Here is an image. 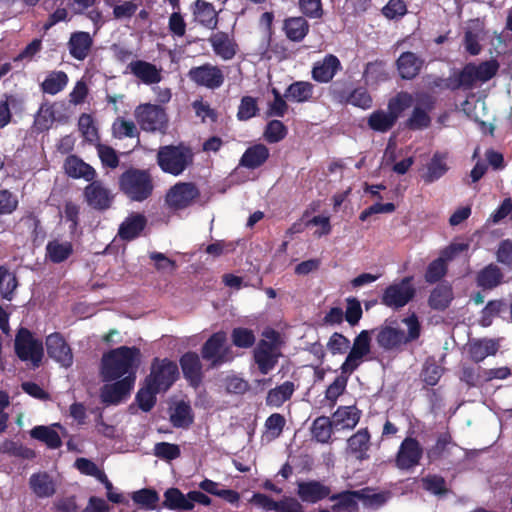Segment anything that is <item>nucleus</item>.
<instances>
[{
	"instance_id": "nucleus-18",
	"label": "nucleus",
	"mask_w": 512,
	"mask_h": 512,
	"mask_svg": "<svg viewBox=\"0 0 512 512\" xmlns=\"http://www.w3.org/2000/svg\"><path fill=\"white\" fill-rule=\"evenodd\" d=\"M91 183L84 189V197L89 206L105 210L111 206L113 194L100 181H90Z\"/></svg>"
},
{
	"instance_id": "nucleus-45",
	"label": "nucleus",
	"mask_w": 512,
	"mask_h": 512,
	"mask_svg": "<svg viewBox=\"0 0 512 512\" xmlns=\"http://www.w3.org/2000/svg\"><path fill=\"white\" fill-rule=\"evenodd\" d=\"M170 419L175 427H188L193 421L191 407L183 401L178 402L170 415Z\"/></svg>"
},
{
	"instance_id": "nucleus-13",
	"label": "nucleus",
	"mask_w": 512,
	"mask_h": 512,
	"mask_svg": "<svg viewBox=\"0 0 512 512\" xmlns=\"http://www.w3.org/2000/svg\"><path fill=\"white\" fill-rule=\"evenodd\" d=\"M191 81L199 86L208 89H217L224 83L223 71L215 65L204 64L198 67L191 68L188 72Z\"/></svg>"
},
{
	"instance_id": "nucleus-24",
	"label": "nucleus",
	"mask_w": 512,
	"mask_h": 512,
	"mask_svg": "<svg viewBox=\"0 0 512 512\" xmlns=\"http://www.w3.org/2000/svg\"><path fill=\"white\" fill-rule=\"evenodd\" d=\"M67 45L70 55L74 59L82 61L89 55L93 39L88 32L78 31L71 34Z\"/></svg>"
},
{
	"instance_id": "nucleus-46",
	"label": "nucleus",
	"mask_w": 512,
	"mask_h": 512,
	"mask_svg": "<svg viewBox=\"0 0 512 512\" xmlns=\"http://www.w3.org/2000/svg\"><path fill=\"white\" fill-rule=\"evenodd\" d=\"M334 424L332 419L321 416L314 420L312 425V434L317 441L326 443L331 437Z\"/></svg>"
},
{
	"instance_id": "nucleus-41",
	"label": "nucleus",
	"mask_w": 512,
	"mask_h": 512,
	"mask_svg": "<svg viewBox=\"0 0 512 512\" xmlns=\"http://www.w3.org/2000/svg\"><path fill=\"white\" fill-rule=\"evenodd\" d=\"M68 83V76L63 71L50 72L45 80L42 82L43 92L55 95L62 91Z\"/></svg>"
},
{
	"instance_id": "nucleus-28",
	"label": "nucleus",
	"mask_w": 512,
	"mask_h": 512,
	"mask_svg": "<svg viewBox=\"0 0 512 512\" xmlns=\"http://www.w3.org/2000/svg\"><path fill=\"white\" fill-rule=\"evenodd\" d=\"M361 412L355 406H341L332 415L334 430L353 429L360 420Z\"/></svg>"
},
{
	"instance_id": "nucleus-25",
	"label": "nucleus",
	"mask_w": 512,
	"mask_h": 512,
	"mask_svg": "<svg viewBox=\"0 0 512 512\" xmlns=\"http://www.w3.org/2000/svg\"><path fill=\"white\" fill-rule=\"evenodd\" d=\"M297 494L302 501L316 503L330 494L329 487L318 481H302L297 484Z\"/></svg>"
},
{
	"instance_id": "nucleus-16",
	"label": "nucleus",
	"mask_w": 512,
	"mask_h": 512,
	"mask_svg": "<svg viewBox=\"0 0 512 512\" xmlns=\"http://www.w3.org/2000/svg\"><path fill=\"white\" fill-rule=\"evenodd\" d=\"M48 355L63 367H70L73 354L69 345L59 333L50 334L46 339Z\"/></svg>"
},
{
	"instance_id": "nucleus-4",
	"label": "nucleus",
	"mask_w": 512,
	"mask_h": 512,
	"mask_svg": "<svg viewBox=\"0 0 512 512\" xmlns=\"http://www.w3.org/2000/svg\"><path fill=\"white\" fill-rule=\"evenodd\" d=\"M120 190L132 201L141 202L153 191L152 179L148 172L129 169L119 178Z\"/></svg>"
},
{
	"instance_id": "nucleus-37",
	"label": "nucleus",
	"mask_w": 512,
	"mask_h": 512,
	"mask_svg": "<svg viewBox=\"0 0 512 512\" xmlns=\"http://www.w3.org/2000/svg\"><path fill=\"white\" fill-rule=\"evenodd\" d=\"M286 36L292 41H301L309 31V24L303 17H291L284 22Z\"/></svg>"
},
{
	"instance_id": "nucleus-48",
	"label": "nucleus",
	"mask_w": 512,
	"mask_h": 512,
	"mask_svg": "<svg viewBox=\"0 0 512 512\" xmlns=\"http://www.w3.org/2000/svg\"><path fill=\"white\" fill-rule=\"evenodd\" d=\"M414 103L415 98L411 94L407 92H400L390 99L388 103V110L396 119H398L401 113L413 106Z\"/></svg>"
},
{
	"instance_id": "nucleus-56",
	"label": "nucleus",
	"mask_w": 512,
	"mask_h": 512,
	"mask_svg": "<svg viewBox=\"0 0 512 512\" xmlns=\"http://www.w3.org/2000/svg\"><path fill=\"white\" fill-rule=\"evenodd\" d=\"M154 455L160 459L171 461L180 456V448L176 444L160 442L154 446Z\"/></svg>"
},
{
	"instance_id": "nucleus-54",
	"label": "nucleus",
	"mask_w": 512,
	"mask_h": 512,
	"mask_svg": "<svg viewBox=\"0 0 512 512\" xmlns=\"http://www.w3.org/2000/svg\"><path fill=\"white\" fill-rule=\"evenodd\" d=\"M287 128L279 120L270 121L264 131V137L269 143H277L285 138Z\"/></svg>"
},
{
	"instance_id": "nucleus-12",
	"label": "nucleus",
	"mask_w": 512,
	"mask_h": 512,
	"mask_svg": "<svg viewBox=\"0 0 512 512\" xmlns=\"http://www.w3.org/2000/svg\"><path fill=\"white\" fill-rule=\"evenodd\" d=\"M434 107L433 98L425 93H419L415 97L413 111L407 120V126L414 130L427 128L431 123L429 116L430 111Z\"/></svg>"
},
{
	"instance_id": "nucleus-15",
	"label": "nucleus",
	"mask_w": 512,
	"mask_h": 512,
	"mask_svg": "<svg viewBox=\"0 0 512 512\" xmlns=\"http://www.w3.org/2000/svg\"><path fill=\"white\" fill-rule=\"evenodd\" d=\"M450 169L447 152H435L421 171V178L431 184L443 177Z\"/></svg>"
},
{
	"instance_id": "nucleus-58",
	"label": "nucleus",
	"mask_w": 512,
	"mask_h": 512,
	"mask_svg": "<svg viewBox=\"0 0 512 512\" xmlns=\"http://www.w3.org/2000/svg\"><path fill=\"white\" fill-rule=\"evenodd\" d=\"M327 348L333 355L344 354L350 348V341L344 335L335 332L330 336Z\"/></svg>"
},
{
	"instance_id": "nucleus-1",
	"label": "nucleus",
	"mask_w": 512,
	"mask_h": 512,
	"mask_svg": "<svg viewBox=\"0 0 512 512\" xmlns=\"http://www.w3.org/2000/svg\"><path fill=\"white\" fill-rule=\"evenodd\" d=\"M141 357L140 349L134 346H121L104 353L100 367L102 380L105 382L117 379L135 381Z\"/></svg>"
},
{
	"instance_id": "nucleus-53",
	"label": "nucleus",
	"mask_w": 512,
	"mask_h": 512,
	"mask_svg": "<svg viewBox=\"0 0 512 512\" xmlns=\"http://www.w3.org/2000/svg\"><path fill=\"white\" fill-rule=\"evenodd\" d=\"M159 392L145 380V385L137 393V401L140 408L143 411L151 410L156 401V394Z\"/></svg>"
},
{
	"instance_id": "nucleus-62",
	"label": "nucleus",
	"mask_w": 512,
	"mask_h": 512,
	"mask_svg": "<svg viewBox=\"0 0 512 512\" xmlns=\"http://www.w3.org/2000/svg\"><path fill=\"white\" fill-rule=\"evenodd\" d=\"M447 270V263L441 258H437L431 262L426 271V281L434 283L443 277Z\"/></svg>"
},
{
	"instance_id": "nucleus-31",
	"label": "nucleus",
	"mask_w": 512,
	"mask_h": 512,
	"mask_svg": "<svg viewBox=\"0 0 512 512\" xmlns=\"http://www.w3.org/2000/svg\"><path fill=\"white\" fill-rule=\"evenodd\" d=\"M348 451L357 459L363 460L368 457L367 452L370 448V434L367 429H360L352 435L348 441Z\"/></svg>"
},
{
	"instance_id": "nucleus-6",
	"label": "nucleus",
	"mask_w": 512,
	"mask_h": 512,
	"mask_svg": "<svg viewBox=\"0 0 512 512\" xmlns=\"http://www.w3.org/2000/svg\"><path fill=\"white\" fill-rule=\"evenodd\" d=\"M371 351V331L362 330L353 340L351 349L340 369L343 374L351 375Z\"/></svg>"
},
{
	"instance_id": "nucleus-43",
	"label": "nucleus",
	"mask_w": 512,
	"mask_h": 512,
	"mask_svg": "<svg viewBox=\"0 0 512 512\" xmlns=\"http://www.w3.org/2000/svg\"><path fill=\"white\" fill-rule=\"evenodd\" d=\"M180 363L184 375L190 379L191 382H197L199 380L201 370V363L198 355L192 352L186 353L182 356Z\"/></svg>"
},
{
	"instance_id": "nucleus-59",
	"label": "nucleus",
	"mask_w": 512,
	"mask_h": 512,
	"mask_svg": "<svg viewBox=\"0 0 512 512\" xmlns=\"http://www.w3.org/2000/svg\"><path fill=\"white\" fill-rule=\"evenodd\" d=\"M232 341L235 346L240 348H249L255 342L254 333L246 328H235L232 331Z\"/></svg>"
},
{
	"instance_id": "nucleus-44",
	"label": "nucleus",
	"mask_w": 512,
	"mask_h": 512,
	"mask_svg": "<svg viewBox=\"0 0 512 512\" xmlns=\"http://www.w3.org/2000/svg\"><path fill=\"white\" fill-rule=\"evenodd\" d=\"M502 279V274L499 268L495 265H488L483 270H481L477 277V283L479 286L491 289L500 284Z\"/></svg>"
},
{
	"instance_id": "nucleus-42",
	"label": "nucleus",
	"mask_w": 512,
	"mask_h": 512,
	"mask_svg": "<svg viewBox=\"0 0 512 512\" xmlns=\"http://www.w3.org/2000/svg\"><path fill=\"white\" fill-rule=\"evenodd\" d=\"M453 299L452 289L448 285L437 286L430 294L429 305L436 310H444Z\"/></svg>"
},
{
	"instance_id": "nucleus-64",
	"label": "nucleus",
	"mask_w": 512,
	"mask_h": 512,
	"mask_svg": "<svg viewBox=\"0 0 512 512\" xmlns=\"http://www.w3.org/2000/svg\"><path fill=\"white\" fill-rule=\"evenodd\" d=\"M347 102L362 109H368L372 105V98L365 89L357 88L351 92Z\"/></svg>"
},
{
	"instance_id": "nucleus-51",
	"label": "nucleus",
	"mask_w": 512,
	"mask_h": 512,
	"mask_svg": "<svg viewBox=\"0 0 512 512\" xmlns=\"http://www.w3.org/2000/svg\"><path fill=\"white\" fill-rule=\"evenodd\" d=\"M348 376L349 375L343 374L341 372V375L337 376L326 389L325 398L330 402L331 406L335 404L339 396L342 395L345 391L348 382Z\"/></svg>"
},
{
	"instance_id": "nucleus-5",
	"label": "nucleus",
	"mask_w": 512,
	"mask_h": 512,
	"mask_svg": "<svg viewBox=\"0 0 512 512\" xmlns=\"http://www.w3.org/2000/svg\"><path fill=\"white\" fill-rule=\"evenodd\" d=\"M192 152L184 146H164L157 154L160 168L174 176L180 175L192 162Z\"/></svg>"
},
{
	"instance_id": "nucleus-27",
	"label": "nucleus",
	"mask_w": 512,
	"mask_h": 512,
	"mask_svg": "<svg viewBox=\"0 0 512 512\" xmlns=\"http://www.w3.org/2000/svg\"><path fill=\"white\" fill-rule=\"evenodd\" d=\"M499 347V339H474L469 343V353L473 361L481 362L486 357L495 355Z\"/></svg>"
},
{
	"instance_id": "nucleus-26",
	"label": "nucleus",
	"mask_w": 512,
	"mask_h": 512,
	"mask_svg": "<svg viewBox=\"0 0 512 512\" xmlns=\"http://www.w3.org/2000/svg\"><path fill=\"white\" fill-rule=\"evenodd\" d=\"M29 487L38 498H49L56 493V482L46 472L32 474L29 478Z\"/></svg>"
},
{
	"instance_id": "nucleus-23",
	"label": "nucleus",
	"mask_w": 512,
	"mask_h": 512,
	"mask_svg": "<svg viewBox=\"0 0 512 512\" xmlns=\"http://www.w3.org/2000/svg\"><path fill=\"white\" fill-rule=\"evenodd\" d=\"M214 53L223 60L232 59L237 50L234 39L225 32L213 33L208 39Z\"/></svg>"
},
{
	"instance_id": "nucleus-8",
	"label": "nucleus",
	"mask_w": 512,
	"mask_h": 512,
	"mask_svg": "<svg viewBox=\"0 0 512 512\" xmlns=\"http://www.w3.org/2000/svg\"><path fill=\"white\" fill-rule=\"evenodd\" d=\"M135 118L140 127L149 132L164 131L167 127V114L163 108L153 104H141L135 109Z\"/></svg>"
},
{
	"instance_id": "nucleus-10",
	"label": "nucleus",
	"mask_w": 512,
	"mask_h": 512,
	"mask_svg": "<svg viewBox=\"0 0 512 512\" xmlns=\"http://www.w3.org/2000/svg\"><path fill=\"white\" fill-rule=\"evenodd\" d=\"M177 375V365L171 361L162 360L153 363L151 373L146 378V381L156 390L163 392L173 384Z\"/></svg>"
},
{
	"instance_id": "nucleus-50",
	"label": "nucleus",
	"mask_w": 512,
	"mask_h": 512,
	"mask_svg": "<svg viewBox=\"0 0 512 512\" xmlns=\"http://www.w3.org/2000/svg\"><path fill=\"white\" fill-rule=\"evenodd\" d=\"M78 126L82 136L87 142L95 145L98 143V129L95 126L93 118L89 114H82L79 117Z\"/></svg>"
},
{
	"instance_id": "nucleus-49",
	"label": "nucleus",
	"mask_w": 512,
	"mask_h": 512,
	"mask_svg": "<svg viewBox=\"0 0 512 512\" xmlns=\"http://www.w3.org/2000/svg\"><path fill=\"white\" fill-rule=\"evenodd\" d=\"M132 500L147 510H154L159 502V495L153 489H140L132 493Z\"/></svg>"
},
{
	"instance_id": "nucleus-9",
	"label": "nucleus",
	"mask_w": 512,
	"mask_h": 512,
	"mask_svg": "<svg viewBox=\"0 0 512 512\" xmlns=\"http://www.w3.org/2000/svg\"><path fill=\"white\" fill-rule=\"evenodd\" d=\"M415 295V289L410 278H404L398 283L388 286L382 297L381 302L387 307L399 309L411 301Z\"/></svg>"
},
{
	"instance_id": "nucleus-21",
	"label": "nucleus",
	"mask_w": 512,
	"mask_h": 512,
	"mask_svg": "<svg viewBox=\"0 0 512 512\" xmlns=\"http://www.w3.org/2000/svg\"><path fill=\"white\" fill-rule=\"evenodd\" d=\"M341 69L339 59L332 55H326L322 60L314 63L312 68V78L319 83L330 82L336 73Z\"/></svg>"
},
{
	"instance_id": "nucleus-30",
	"label": "nucleus",
	"mask_w": 512,
	"mask_h": 512,
	"mask_svg": "<svg viewBox=\"0 0 512 512\" xmlns=\"http://www.w3.org/2000/svg\"><path fill=\"white\" fill-rule=\"evenodd\" d=\"M64 168L66 173L73 178H83L90 182L96 177L95 169L74 155L66 159Z\"/></svg>"
},
{
	"instance_id": "nucleus-60",
	"label": "nucleus",
	"mask_w": 512,
	"mask_h": 512,
	"mask_svg": "<svg viewBox=\"0 0 512 512\" xmlns=\"http://www.w3.org/2000/svg\"><path fill=\"white\" fill-rule=\"evenodd\" d=\"M422 485L425 490L435 495L447 492L445 480L441 476L428 475L422 479Z\"/></svg>"
},
{
	"instance_id": "nucleus-2",
	"label": "nucleus",
	"mask_w": 512,
	"mask_h": 512,
	"mask_svg": "<svg viewBox=\"0 0 512 512\" xmlns=\"http://www.w3.org/2000/svg\"><path fill=\"white\" fill-rule=\"evenodd\" d=\"M408 328V333L390 325H384L376 330V342L378 346L386 351H396L402 345L417 339L420 335V324L415 315L403 320Z\"/></svg>"
},
{
	"instance_id": "nucleus-20",
	"label": "nucleus",
	"mask_w": 512,
	"mask_h": 512,
	"mask_svg": "<svg viewBox=\"0 0 512 512\" xmlns=\"http://www.w3.org/2000/svg\"><path fill=\"white\" fill-rule=\"evenodd\" d=\"M498 68L499 65L495 60L485 61L479 65L471 63L464 67L461 79L465 83L486 82L496 74Z\"/></svg>"
},
{
	"instance_id": "nucleus-57",
	"label": "nucleus",
	"mask_w": 512,
	"mask_h": 512,
	"mask_svg": "<svg viewBox=\"0 0 512 512\" xmlns=\"http://www.w3.org/2000/svg\"><path fill=\"white\" fill-rule=\"evenodd\" d=\"M18 197L7 189H0V215L12 214L18 207Z\"/></svg>"
},
{
	"instance_id": "nucleus-52",
	"label": "nucleus",
	"mask_w": 512,
	"mask_h": 512,
	"mask_svg": "<svg viewBox=\"0 0 512 512\" xmlns=\"http://www.w3.org/2000/svg\"><path fill=\"white\" fill-rule=\"evenodd\" d=\"M114 137L118 139L132 138L137 134V128L133 121L117 118L112 125Z\"/></svg>"
},
{
	"instance_id": "nucleus-55",
	"label": "nucleus",
	"mask_w": 512,
	"mask_h": 512,
	"mask_svg": "<svg viewBox=\"0 0 512 512\" xmlns=\"http://www.w3.org/2000/svg\"><path fill=\"white\" fill-rule=\"evenodd\" d=\"M140 4L139 0L120 2L114 6L113 15L118 20L129 19L136 13Z\"/></svg>"
},
{
	"instance_id": "nucleus-35",
	"label": "nucleus",
	"mask_w": 512,
	"mask_h": 512,
	"mask_svg": "<svg viewBox=\"0 0 512 512\" xmlns=\"http://www.w3.org/2000/svg\"><path fill=\"white\" fill-rule=\"evenodd\" d=\"M194 15L196 20L209 29H215L218 23L217 12L212 4L197 0L194 4Z\"/></svg>"
},
{
	"instance_id": "nucleus-11",
	"label": "nucleus",
	"mask_w": 512,
	"mask_h": 512,
	"mask_svg": "<svg viewBox=\"0 0 512 512\" xmlns=\"http://www.w3.org/2000/svg\"><path fill=\"white\" fill-rule=\"evenodd\" d=\"M199 196L200 191L194 183L179 182L169 189L166 195V203L170 208L184 209L190 206Z\"/></svg>"
},
{
	"instance_id": "nucleus-39",
	"label": "nucleus",
	"mask_w": 512,
	"mask_h": 512,
	"mask_svg": "<svg viewBox=\"0 0 512 512\" xmlns=\"http://www.w3.org/2000/svg\"><path fill=\"white\" fill-rule=\"evenodd\" d=\"M313 84L307 81L292 83L286 90V98L294 102H306L312 98Z\"/></svg>"
},
{
	"instance_id": "nucleus-3",
	"label": "nucleus",
	"mask_w": 512,
	"mask_h": 512,
	"mask_svg": "<svg viewBox=\"0 0 512 512\" xmlns=\"http://www.w3.org/2000/svg\"><path fill=\"white\" fill-rule=\"evenodd\" d=\"M281 356V342L279 334L273 330L263 333V338L254 349V360L259 371L266 375L272 371Z\"/></svg>"
},
{
	"instance_id": "nucleus-47",
	"label": "nucleus",
	"mask_w": 512,
	"mask_h": 512,
	"mask_svg": "<svg viewBox=\"0 0 512 512\" xmlns=\"http://www.w3.org/2000/svg\"><path fill=\"white\" fill-rule=\"evenodd\" d=\"M31 436L44 442L50 448H58L61 445V439L58 433L47 426H37L31 430Z\"/></svg>"
},
{
	"instance_id": "nucleus-38",
	"label": "nucleus",
	"mask_w": 512,
	"mask_h": 512,
	"mask_svg": "<svg viewBox=\"0 0 512 512\" xmlns=\"http://www.w3.org/2000/svg\"><path fill=\"white\" fill-rule=\"evenodd\" d=\"M164 506L172 510H191L193 505L189 502L188 494H183L177 488H169L164 493Z\"/></svg>"
},
{
	"instance_id": "nucleus-63",
	"label": "nucleus",
	"mask_w": 512,
	"mask_h": 512,
	"mask_svg": "<svg viewBox=\"0 0 512 512\" xmlns=\"http://www.w3.org/2000/svg\"><path fill=\"white\" fill-rule=\"evenodd\" d=\"M96 148L103 165L110 168H116L118 166L119 159L116 151L112 147L97 143Z\"/></svg>"
},
{
	"instance_id": "nucleus-36",
	"label": "nucleus",
	"mask_w": 512,
	"mask_h": 512,
	"mask_svg": "<svg viewBox=\"0 0 512 512\" xmlns=\"http://www.w3.org/2000/svg\"><path fill=\"white\" fill-rule=\"evenodd\" d=\"M295 391V385L291 381H285L281 385L271 389L266 397V404L271 407H280L291 398Z\"/></svg>"
},
{
	"instance_id": "nucleus-19",
	"label": "nucleus",
	"mask_w": 512,
	"mask_h": 512,
	"mask_svg": "<svg viewBox=\"0 0 512 512\" xmlns=\"http://www.w3.org/2000/svg\"><path fill=\"white\" fill-rule=\"evenodd\" d=\"M225 342L226 334L224 332L213 334L202 348V357L211 361L213 365L228 361L227 349L224 347Z\"/></svg>"
},
{
	"instance_id": "nucleus-29",
	"label": "nucleus",
	"mask_w": 512,
	"mask_h": 512,
	"mask_svg": "<svg viewBox=\"0 0 512 512\" xmlns=\"http://www.w3.org/2000/svg\"><path fill=\"white\" fill-rule=\"evenodd\" d=\"M269 149L264 144H255L245 150L239 161V166L256 169L269 158Z\"/></svg>"
},
{
	"instance_id": "nucleus-61",
	"label": "nucleus",
	"mask_w": 512,
	"mask_h": 512,
	"mask_svg": "<svg viewBox=\"0 0 512 512\" xmlns=\"http://www.w3.org/2000/svg\"><path fill=\"white\" fill-rule=\"evenodd\" d=\"M55 120V112L51 105H42L36 115L35 125L40 130L48 129Z\"/></svg>"
},
{
	"instance_id": "nucleus-17",
	"label": "nucleus",
	"mask_w": 512,
	"mask_h": 512,
	"mask_svg": "<svg viewBox=\"0 0 512 512\" xmlns=\"http://www.w3.org/2000/svg\"><path fill=\"white\" fill-rule=\"evenodd\" d=\"M101 388L100 397L103 403L116 405L123 401L134 387L135 381L117 379Z\"/></svg>"
},
{
	"instance_id": "nucleus-32",
	"label": "nucleus",
	"mask_w": 512,
	"mask_h": 512,
	"mask_svg": "<svg viewBox=\"0 0 512 512\" xmlns=\"http://www.w3.org/2000/svg\"><path fill=\"white\" fill-rule=\"evenodd\" d=\"M73 253V245L69 241L51 240L46 245V258L53 263L67 260Z\"/></svg>"
},
{
	"instance_id": "nucleus-33",
	"label": "nucleus",
	"mask_w": 512,
	"mask_h": 512,
	"mask_svg": "<svg viewBox=\"0 0 512 512\" xmlns=\"http://www.w3.org/2000/svg\"><path fill=\"white\" fill-rule=\"evenodd\" d=\"M423 61L412 52H404L397 60L398 71L403 79H412L419 72Z\"/></svg>"
},
{
	"instance_id": "nucleus-40",
	"label": "nucleus",
	"mask_w": 512,
	"mask_h": 512,
	"mask_svg": "<svg viewBox=\"0 0 512 512\" xmlns=\"http://www.w3.org/2000/svg\"><path fill=\"white\" fill-rule=\"evenodd\" d=\"M396 120L389 110H378L369 116L368 125L374 131L386 132L394 126Z\"/></svg>"
},
{
	"instance_id": "nucleus-34",
	"label": "nucleus",
	"mask_w": 512,
	"mask_h": 512,
	"mask_svg": "<svg viewBox=\"0 0 512 512\" xmlns=\"http://www.w3.org/2000/svg\"><path fill=\"white\" fill-rule=\"evenodd\" d=\"M146 225V218L142 214H131L120 225L118 235L124 240L137 237Z\"/></svg>"
},
{
	"instance_id": "nucleus-7",
	"label": "nucleus",
	"mask_w": 512,
	"mask_h": 512,
	"mask_svg": "<svg viewBox=\"0 0 512 512\" xmlns=\"http://www.w3.org/2000/svg\"><path fill=\"white\" fill-rule=\"evenodd\" d=\"M15 351L21 360L30 361L34 367L39 366L43 357L42 342L25 328H21L16 335Z\"/></svg>"
},
{
	"instance_id": "nucleus-22",
	"label": "nucleus",
	"mask_w": 512,
	"mask_h": 512,
	"mask_svg": "<svg viewBox=\"0 0 512 512\" xmlns=\"http://www.w3.org/2000/svg\"><path fill=\"white\" fill-rule=\"evenodd\" d=\"M127 69L146 85L157 84L162 79L161 69L143 60L130 62Z\"/></svg>"
},
{
	"instance_id": "nucleus-14",
	"label": "nucleus",
	"mask_w": 512,
	"mask_h": 512,
	"mask_svg": "<svg viewBox=\"0 0 512 512\" xmlns=\"http://www.w3.org/2000/svg\"><path fill=\"white\" fill-rule=\"evenodd\" d=\"M422 455L423 448L420 443L414 438L407 437L399 447L395 464L401 470H409L419 464Z\"/></svg>"
}]
</instances>
